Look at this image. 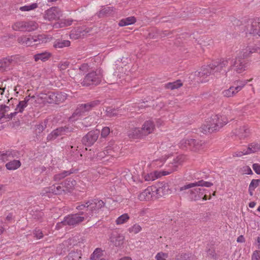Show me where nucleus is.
Instances as JSON below:
<instances>
[{
	"mask_svg": "<svg viewBox=\"0 0 260 260\" xmlns=\"http://www.w3.org/2000/svg\"><path fill=\"white\" fill-rule=\"evenodd\" d=\"M33 37L35 45L45 43L50 40V38L44 34L39 35Z\"/></svg>",
	"mask_w": 260,
	"mask_h": 260,
	"instance_id": "nucleus-33",
	"label": "nucleus"
},
{
	"mask_svg": "<svg viewBox=\"0 0 260 260\" xmlns=\"http://www.w3.org/2000/svg\"><path fill=\"white\" fill-rule=\"evenodd\" d=\"M168 255L166 253L164 252H158L155 256V258L156 260H164L166 259L164 258L168 257Z\"/></svg>",
	"mask_w": 260,
	"mask_h": 260,
	"instance_id": "nucleus-55",
	"label": "nucleus"
},
{
	"mask_svg": "<svg viewBox=\"0 0 260 260\" xmlns=\"http://www.w3.org/2000/svg\"><path fill=\"white\" fill-rule=\"evenodd\" d=\"M142 168L143 165L142 161L141 162V164L138 163L134 165L135 171L133 172V174L132 175L134 184L131 188V190H132L133 192L135 191V189H141L143 187V181L140 178L138 174L139 173L141 172Z\"/></svg>",
	"mask_w": 260,
	"mask_h": 260,
	"instance_id": "nucleus-8",
	"label": "nucleus"
},
{
	"mask_svg": "<svg viewBox=\"0 0 260 260\" xmlns=\"http://www.w3.org/2000/svg\"><path fill=\"white\" fill-rule=\"evenodd\" d=\"M180 258L182 260H193L194 256L190 253H183L180 255Z\"/></svg>",
	"mask_w": 260,
	"mask_h": 260,
	"instance_id": "nucleus-50",
	"label": "nucleus"
},
{
	"mask_svg": "<svg viewBox=\"0 0 260 260\" xmlns=\"http://www.w3.org/2000/svg\"><path fill=\"white\" fill-rule=\"evenodd\" d=\"M124 238L122 235H120L117 232H113L110 238V242L116 246L121 245L124 241Z\"/></svg>",
	"mask_w": 260,
	"mask_h": 260,
	"instance_id": "nucleus-23",
	"label": "nucleus"
},
{
	"mask_svg": "<svg viewBox=\"0 0 260 260\" xmlns=\"http://www.w3.org/2000/svg\"><path fill=\"white\" fill-rule=\"evenodd\" d=\"M119 25L120 26L130 25V17H127L126 19H121L119 22Z\"/></svg>",
	"mask_w": 260,
	"mask_h": 260,
	"instance_id": "nucleus-56",
	"label": "nucleus"
},
{
	"mask_svg": "<svg viewBox=\"0 0 260 260\" xmlns=\"http://www.w3.org/2000/svg\"><path fill=\"white\" fill-rule=\"evenodd\" d=\"M90 260H108V259L104 255L101 249L96 248L91 255Z\"/></svg>",
	"mask_w": 260,
	"mask_h": 260,
	"instance_id": "nucleus-31",
	"label": "nucleus"
},
{
	"mask_svg": "<svg viewBox=\"0 0 260 260\" xmlns=\"http://www.w3.org/2000/svg\"><path fill=\"white\" fill-rule=\"evenodd\" d=\"M190 150L191 151H198L204 147V142L201 140L190 138Z\"/></svg>",
	"mask_w": 260,
	"mask_h": 260,
	"instance_id": "nucleus-26",
	"label": "nucleus"
},
{
	"mask_svg": "<svg viewBox=\"0 0 260 260\" xmlns=\"http://www.w3.org/2000/svg\"><path fill=\"white\" fill-rule=\"evenodd\" d=\"M176 168L168 171H154L149 173L143 175V178L146 181H152L162 176H166L174 171Z\"/></svg>",
	"mask_w": 260,
	"mask_h": 260,
	"instance_id": "nucleus-12",
	"label": "nucleus"
},
{
	"mask_svg": "<svg viewBox=\"0 0 260 260\" xmlns=\"http://www.w3.org/2000/svg\"><path fill=\"white\" fill-rule=\"evenodd\" d=\"M73 129L72 126L69 125L59 127L49 134L47 137V140L49 141L54 140L59 136L68 135L73 132Z\"/></svg>",
	"mask_w": 260,
	"mask_h": 260,
	"instance_id": "nucleus-9",
	"label": "nucleus"
},
{
	"mask_svg": "<svg viewBox=\"0 0 260 260\" xmlns=\"http://www.w3.org/2000/svg\"><path fill=\"white\" fill-rule=\"evenodd\" d=\"M117 109L108 107L106 110V115L109 117L115 116L117 114Z\"/></svg>",
	"mask_w": 260,
	"mask_h": 260,
	"instance_id": "nucleus-49",
	"label": "nucleus"
},
{
	"mask_svg": "<svg viewBox=\"0 0 260 260\" xmlns=\"http://www.w3.org/2000/svg\"><path fill=\"white\" fill-rule=\"evenodd\" d=\"M213 183L210 182L205 181L201 180L194 183L186 184L178 188L179 192L183 191L188 194V197L191 201H197L200 200L203 197L204 192L203 189L197 188V186L210 187Z\"/></svg>",
	"mask_w": 260,
	"mask_h": 260,
	"instance_id": "nucleus-1",
	"label": "nucleus"
},
{
	"mask_svg": "<svg viewBox=\"0 0 260 260\" xmlns=\"http://www.w3.org/2000/svg\"><path fill=\"white\" fill-rule=\"evenodd\" d=\"M64 260H81V253L80 251H72L64 258Z\"/></svg>",
	"mask_w": 260,
	"mask_h": 260,
	"instance_id": "nucleus-38",
	"label": "nucleus"
},
{
	"mask_svg": "<svg viewBox=\"0 0 260 260\" xmlns=\"http://www.w3.org/2000/svg\"><path fill=\"white\" fill-rule=\"evenodd\" d=\"M12 57H8L0 60V71L5 72L9 70L13 61Z\"/></svg>",
	"mask_w": 260,
	"mask_h": 260,
	"instance_id": "nucleus-24",
	"label": "nucleus"
},
{
	"mask_svg": "<svg viewBox=\"0 0 260 260\" xmlns=\"http://www.w3.org/2000/svg\"><path fill=\"white\" fill-rule=\"evenodd\" d=\"M62 16V12L59 8L52 7L45 12L44 18L52 21L59 19Z\"/></svg>",
	"mask_w": 260,
	"mask_h": 260,
	"instance_id": "nucleus-14",
	"label": "nucleus"
},
{
	"mask_svg": "<svg viewBox=\"0 0 260 260\" xmlns=\"http://www.w3.org/2000/svg\"><path fill=\"white\" fill-rule=\"evenodd\" d=\"M113 148L111 146H108L104 150V153L106 155H109L113 156L114 155L113 154Z\"/></svg>",
	"mask_w": 260,
	"mask_h": 260,
	"instance_id": "nucleus-59",
	"label": "nucleus"
},
{
	"mask_svg": "<svg viewBox=\"0 0 260 260\" xmlns=\"http://www.w3.org/2000/svg\"><path fill=\"white\" fill-rule=\"evenodd\" d=\"M252 168L257 174H260V165L254 164L252 166Z\"/></svg>",
	"mask_w": 260,
	"mask_h": 260,
	"instance_id": "nucleus-63",
	"label": "nucleus"
},
{
	"mask_svg": "<svg viewBox=\"0 0 260 260\" xmlns=\"http://www.w3.org/2000/svg\"><path fill=\"white\" fill-rule=\"evenodd\" d=\"M100 101L96 100L86 104L79 105L75 112V114L79 116L84 115L86 113L89 112L93 108L100 105Z\"/></svg>",
	"mask_w": 260,
	"mask_h": 260,
	"instance_id": "nucleus-10",
	"label": "nucleus"
},
{
	"mask_svg": "<svg viewBox=\"0 0 260 260\" xmlns=\"http://www.w3.org/2000/svg\"><path fill=\"white\" fill-rule=\"evenodd\" d=\"M247 83V81H240L237 80L234 82L235 87H238L239 86H242L241 87V89L245 86V85Z\"/></svg>",
	"mask_w": 260,
	"mask_h": 260,
	"instance_id": "nucleus-60",
	"label": "nucleus"
},
{
	"mask_svg": "<svg viewBox=\"0 0 260 260\" xmlns=\"http://www.w3.org/2000/svg\"><path fill=\"white\" fill-rule=\"evenodd\" d=\"M44 99L46 100V101L50 104H55V92H50L47 94H45V96Z\"/></svg>",
	"mask_w": 260,
	"mask_h": 260,
	"instance_id": "nucleus-47",
	"label": "nucleus"
},
{
	"mask_svg": "<svg viewBox=\"0 0 260 260\" xmlns=\"http://www.w3.org/2000/svg\"><path fill=\"white\" fill-rule=\"evenodd\" d=\"M38 24L34 21H20L16 22L12 25V28L15 31H31L36 30Z\"/></svg>",
	"mask_w": 260,
	"mask_h": 260,
	"instance_id": "nucleus-6",
	"label": "nucleus"
},
{
	"mask_svg": "<svg viewBox=\"0 0 260 260\" xmlns=\"http://www.w3.org/2000/svg\"><path fill=\"white\" fill-rule=\"evenodd\" d=\"M110 133V129L109 127H104L101 131V137L103 138L107 137Z\"/></svg>",
	"mask_w": 260,
	"mask_h": 260,
	"instance_id": "nucleus-54",
	"label": "nucleus"
},
{
	"mask_svg": "<svg viewBox=\"0 0 260 260\" xmlns=\"http://www.w3.org/2000/svg\"><path fill=\"white\" fill-rule=\"evenodd\" d=\"M200 131L204 134L214 132L213 131V127H211L209 126L207 120L200 127Z\"/></svg>",
	"mask_w": 260,
	"mask_h": 260,
	"instance_id": "nucleus-43",
	"label": "nucleus"
},
{
	"mask_svg": "<svg viewBox=\"0 0 260 260\" xmlns=\"http://www.w3.org/2000/svg\"><path fill=\"white\" fill-rule=\"evenodd\" d=\"M35 98V96H30L29 95L26 96L24 100L20 101L15 108V111L18 113H22L24 108L27 106L28 103L30 100H32Z\"/></svg>",
	"mask_w": 260,
	"mask_h": 260,
	"instance_id": "nucleus-27",
	"label": "nucleus"
},
{
	"mask_svg": "<svg viewBox=\"0 0 260 260\" xmlns=\"http://www.w3.org/2000/svg\"><path fill=\"white\" fill-rule=\"evenodd\" d=\"M51 54L49 52L45 51L35 54L34 58L36 61H38L39 60L45 61L49 58Z\"/></svg>",
	"mask_w": 260,
	"mask_h": 260,
	"instance_id": "nucleus-34",
	"label": "nucleus"
},
{
	"mask_svg": "<svg viewBox=\"0 0 260 260\" xmlns=\"http://www.w3.org/2000/svg\"><path fill=\"white\" fill-rule=\"evenodd\" d=\"M21 162L18 160L10 161L6 164V168L9 170H15L21 166Z\"/></svg>",
	"mask_w": 260,
	"mask_h": 260,
	"instance_id": "nucleus-39",
	"label": "nucleus"
},
{
	"mask_svg": "<svg viewBox=\"0 0 260 260\" xmlns=\"http://www.w3.org/2000/svg\"><path fill=\"white\" fill-rule=\"evenodd\" d=\"M45 192H42L41 194L42 195H44L45 193L48 192H52L54 194H60L62 192L65 191V189L63 188V186H61L59 185H54L52 186H50L49 188H46L44 189Z\"/></svg>",
	"mask_w": 260,
	"mask_h": 260,
	"instance_id": "nucleus-28",
	"label": "nucleus"
},
{
	"mask_svg": "<svg viewBox=\"0 0 260 260\" xmlns=\"http://www.w3.org/2000/svg\"><path fill=\"white\" fill-rule=\"evenodd\" d=\"M253 52L260 53V48L256 47L255 48H251L247 47L245 49H242L238 55V57H241L245 59V58L248 57L250 54Z\"/></svg>",
	"mask_w": 260,
	"mask_h": 260,
	"instance_id": "nucleus-30",
	"label": "nucleus"
},
{
	"mask_svg": "<svg viewBox=\"0 0 260 260\" xmlns=\"http://www.w3.org/2000/svg\"><path fill=\"white\" fill-rule=\"evenodd\" d=\"M141 230L142 228L140 225L135 224L132 226V228H131V232H134L135 234H137L140 231H141Z\"/></svg>",
	"mask_w": 260,
	"mask_h": 260,
	"instance_id": "nucleus-57",
	"label": "nucleus"
},
{
	"mask_svg": "<svg viewBox=\"0 0 260 260\" xmlns=\"http://www.w3.org/2000/svg\"><path fill=\"white\" fill-rule=\"evenodd\" d=\"M73 20L72 19H62L59 21L55 23L53 25V27L55 28H59L61 27L70 26L72 24Z\"/></svg>",
	"mask_w": 260,
	"mask_h": 260,
	"instance_id": "nucleus-35",
	"label": "nucleus"
},
{
	"mask_svg": "<svg viewBox=\"0 0 260 260\" xmlns=\"http://www.w3.org/2000/svg\"><path fill=\"white\" fill-rule=\"evenodd\" d=\"M155 194L152 189L151 186L148 187L138 195V199L141 201H146L153 200L154 198Z\"/></svg>",
	"mask_w": 260,
	"mask_h": 260,
	"instance_id": "nucleus-18",
	"label": "nucleus"
},
{
	"mask_svg": "<svg viewBox=\"0 0 260 260\" xmlns=\"http://www.w3.org/2000/svg\"><path fill=\"white\" fill-rule=\"evenodd\" d=\"M113 11L112 8L107 7L101 10L99 12V16H101L102 15L110 14L111 12Z\"/></svg>",
	"mask_w": 260,
	"mask_h": 260,
	"instance_id": "nucleus-53",
	"label": "nucleus"
},
{
	"mask_svg": "<svg viewBox=\"0 0 260 260\" xmlns=\"http://www.w3.org/2000/svg\"><path fill=\"white\" fill-rule=\"evenodd\" d=\"M230 61H232L230 57L222 59L219 62L213 64L216 75H217L218 73H220L224 68L227 67L229 64Z\"/></svg>",
	"mask_w": 260,
	"mask_h": 260,
	"instance_id": "nucleus-21",
	"label": "nucleus"
},
{
	"mask_svg": "<svg viewBox=\"0 0 260 260\" xmlns=\"http://www.w3.org/2000/svg\"><path fill=\"white\" fill-rule=\"evenodd\" d=\"M251 259L252 260H260V251H254Z\"/></svg>",
	"mask_w": 260,
	"mask_h": 260,
	"instance_id": "nucleus-61",
	"label": "nucleus"
},
{
	"mask_svg": "<svg viewBox=\"0 0 260 260\" xmlns=\"http://www.w3.org/2000/svg\"><path fill=\"white\" fill-rule=\"evenodd\" d=\"M79 212L64 217V222L69 226H75L89 218L84 210H78Z\"/></svg>",
	"mask_w": 260,
	"mask_h": 260,
	"instance_id": "nucleus-3",
	"label": "nucleus"
},
{
	"mask_svg": "<svg viewBox=\"0 0 260 260\" xmlns=\"http://www.w3.org/2000/svg\"><path fill=\"white\" fill-rule=\"evenodd\" d=\"M105 204L102 200L94 199L81 203L76 207V209L84 210L87 217L90 219L93 216V213L103 207Z\"/></svg>",
	"mask_w": 260,
	"mask_h": 260,
	"instance_id": "nucleus-2",
	"label": "nucleus"
},
{
	"mask_svg": "<svg viewBox=\"0 0 260 260\" xmlns=\"http://www.w3.org/2000/svg\"><path fill=\"white\" fill-rule=\"evenodd\" d=\"M102 78L103 75L100 70L92 71L85 76L81 84L83 86L96 85L101 83Z\"/></svg>",
	"mask_w": 260,
	"mask_h": 260,
	"instance_id": "nucleus-4",
	"label": "nucleus"
},
{
	"mask_svg": "<svg viewBox=\"0 0 260 260\" xmlns=\"http://www.w3.org/2000/svg\"><path fill=\"white\" fill-rule=\"evenodd\" d=\"M99 134L100 131L98 129L92 130L89 132L82 138V143L87 146L92 145L98 140Z\"/></svg>",
	"mask_w": 260,
	"mask_h": 260,
	"instance_id": "nucleus-13",
	"label": "nucleus"
},
{
	"mask_svg": "<svg viewBox=\"0 0 260 260\" xmlns=\"http://www.w3.org/2000/svg\"><path fill=\"white\" fill-rule=\"evenodd\" d=\"M246 153L247 154L255 153L260 150V145L256 142H252L249 144L246 149Z\"/></svg>",
	"mask_w": 260,
	"mask_h": 260,
	"instance_id": "nucleus-36",
	"label": "nucleus"
},
{
	"mask_svg": "<svg viewBox=\"0 0 260 260\" xmlns=\"http://www.w3.org/2000/svg\"><path fill=\"white\" fill-rule=\"evenodd\" d=\"M10 110V108L9 106L5 105H1L0 106V120L3 118H5L8 120H11L17 114V112L11 113L10 114H6Z\"/></svg>",
	"mask_w": 260,
	"mask_h": 260,
	"instance_id": "nucleus-20",
	"label": "nucleus"
},
{
	"mask_svg": "<svg viewBox=\"0 0 260 260\" xmlns=\"http://www.w3.org/2000/svg\"><path fill=\"white\" fill-rule=\"evenodd\" d=\"M190 138L183 139L179 143V147L182 149H190Z\"/></svg>",
	"mask_w": 260,
	"mask_h": 260,
	"instance_id": "nucleus-46",
	"label": "nucleus"
},
{
	"mask_svg": "<svg viewBox=\"0 0 260 260\" xmlns=\"http://www.w3.org/2000/svg\"><path fill=\"white\" fill-rule=\"evenodd\" d=\"M199 77L206 78L211 75H216L213 64L202 67L200 71L195 73Z\"/></svg>",
	"mask_w": 260,
	"mask_h": 260,
	"instance_id": "nucleus-17",
	"label": "nucleus"
},
{
	"mask_svg": "<svg viewBox=\"0 0 260 260\" xmlns=\"http://www.w3.org/2000/svg\"><path fill=\"white\" fill-rule=\"evenodd\" d=\"M231 66L228 71L225 72V75L227 76L228 72L230 70H233L237 73H241L245 71L248 67V61L247 60L241 57H237L235 60L231 62Z\"/></svg>",
	"mask_w": 260,
	"mask_h": 260,
	"instance_id": "nucleus-7",
	"label": "nucleus"
},
{
	"mask_svg": "<svg viewBox=\"0 0 260 260\" xmlns=\"http://www.w3.org/2000/svg\"><path fill=\"white\" fill-rule=\"evenodd\" d=\"M151 187L153 193L155 194V199L159 198L170 193L169 184L165 182L158 183L156 185Z\"/></svg>",
	"mask_w": 260,
	"mask_h": 260,
	"instance_id": "nucleus-11",
	"label": "nucleus"
},
{
	"mask_svg": "<svg viewBox=\"0 0 260 260\" xmlns=\"http://www.w3.org/2000/svg\"><path fill=\"white\" fill-rule=\"evenodd\" d=\"M71 42L69 40H57L54 44L53 47L55 48H62L70 46Z\"/></svg>",
	"mask_w": 260,
	"mask_h": 260,
	"instance_id": "nucleus-40",
	"label": "nucleus"
},
{
	"mask_svg": "<svg viewBox=\"0 0 260 260\" xmlns=\"http://www.w3.org/2000/svg\"><path fill=\"white\" fill-rule=\"evenodd\" d=\"M260 182L259 179H252L249 184V190H254Z\"/></svg>",
	"mask_w": 260,
	"mask_h": 260,
	"instance_id": "nucleus-52",
	"label": "nucleus"
},
{
	"mask_svg": "<svg viewBox=\"0 0 260 260\" xmlns=\"http://www.w3.org/2000/svg\"><path fill=\"white\" fill-rule=\"evenodd\" d=\"M38 4L33 3L30 5H26L24 6L21 7L19 8V9L21 11H29L36 9L37 8H38Z\"/></svg>",
	"mask_w": 260,
	"mask_h": 260,
	"instance_id": "nucleus-48",
	"label": "nucleus"
},
{
	"mask_svg": "<svg viewBox=\"0 0 260 260\" xmlns=\"http://www.w3.org/2000/svg\"><path fill=\"white\" fill-rule=\"evenodd\" d=\"M260 25V19L254 20L250 21V24L246 26V31L250 34L258 35Z\"/></svg>",
	"mask_w": 260,
	"mask_h": 260,
	"instance_id": "nucleus-19",
	"label": "nucleus"
},
{
	"mask_svg": "<svg viewBox=\"0 0 260 260\" xmlns=\"http://www.w3.org/2000/svg\"><path fill=\"white\" fill-rule=\"evenodd\" d=\"M144 136L143 134L142 129L139 128H135L131 131V138L133 139H141Z\"/></svg>",
	"mask_w": 260,
	"mask_h": 260,
	"instance_id": "nucleus-41",
	"label": "nucleus"
},
{
	"mask_svg": "<svg viewBox=\"0 0 260 260\" xmlns=\"http://www.w3.org/2000/svg\"><path fill=\"white\" fill-rule=\"evenodd\" d=\"M156 34L157 36H159L161 38L165 37L167 36H168L169 35L171 34V32L169 31V30H159L158 29L155 30Z\"/></svg>",
	"mask_w": 260,
	"mask_h": 260,
	"instance_id": "nucleus-51",
	"label": "nucleus"
},
{
	"mask_svg": "<svg viewBox=\"0 0 260 260\" xmlns=\"http://www.w3.org/2000/svg\"><path fill=\"white\" fill-rule=\"evenodd\" d=\"M246 151L245 149H244L242 151H238L236 152H235L233 153V156L234 157H241L244 155H247V153H246Z\"/></svg>",
	"mask_w": 260,
	"mask_h": 260,
	"instance_id": "nucleus-58",
	"label": "nucleus"
},
{
	"mask_svg": "<svg viewBox=\"0 0 260 260\" xmlns=\"http://www.w3.org/2000/svg\"><path fill=\"white\" fill-rule=\"evenodd\" d=\"M76 184V181L72 178H68L66 179L63 184V188L65 189V191H70L74 188Z\"/></svg>",
	"mask_w": 260,
	"mask_h": 260,
	"instance_id": "nucleus-37",
	"label": "nucleus"
},
{
	"mask_svg": "<svg viewBox=\"0 0 260 260\" xmlns=\"http://www.w3.org/2000/svg\"><path fill=\"white\" fill-rule=\"evenodd\" d=\"M154 129L155 124L152 121L150 120L146 121L143 124L141 128L142 133L144 134L145 136L152 133L154 131Z\"/></svg>",
	"mask_w": 260,
	"mask_h": 260,
	"instance_id": "nucleus-22",
	"label": "nucleus"
},
{
	"mask_svg": "<svg viewBox=\"0 0 260 260\" xmlns=\"http://www.w3.org/2000/svg\"><path fill=\"white\" fill-rule=\"evenodd\" d=\"M18 42L24 46H31L35 45L34 43V37H27L26 36H22L17 39Z\"/></svg>",
	"mask_w": 260,
	"mask_h": 260,
	"instance_id": "nucleus-29",
	"label": "nucleus"
},
{
	"mask_svg": "<svg viewBox=\"0 0 260 260\" xmlns=\"http://www.w3.org/2000/svg\"><path fill=\"white\" fill-rule=\"evenodd\" d=\"M34 234L35 235V237H36L38 239H41L43 236L42 231L39 229H36Z\"/></svg>",
	"mask_w": 260,
	"mask_h": 260,
	"instance_id": "nucleus-62",
	"label": "nucleus"
},
{
	"mask_svg": "<svg viewBox=\"0 0 260 260\" xmlns=\"http://www.w3.org/2000/svg\"><path fill=\"white\" fill-rule=\"evenodd\" d=\"M129 219V216L128 214L127 213H125L118 217L116 219L115 222L117 225L122 224L127 222Z\"/></svg>",
	"mask_w": 260,
	"mask_h": 260,
	"instance_id": "nucleus-45",
	"label": "nucleus"
},
{
	"mask_svg": "<svg viewBox=\"0 0 260 260\" xmlns=\"http://www.w3.org/2000/svg\"><path fill=\"white\" fill-rule=\"evenodd\" d=\"M91 29L85 27H78L72 30L70 35V38L74 40L78 39L89 33Z\"/></svg>",
	"mask_w": 260,
	"mask_h": 260,
	"instance_id": "nucleus-15",
	"label": "nucleus"
},
{
	"mask_svg": "<svg viewBox=\"0 0 260 260\" xmlns=\"http://www.w3.org/2000/svg\"><path fill=\"white\" fill-rule=\"evenodd\" d=\"M89 66L86 63H84L82 64L80 67L79 68V70L80 71H82L83 72H86L88 71Z\"/></svg>",
	"mask_w": 260,
	"mask_h": 260,
	"instance_id": "nucleus-64",
	"label": "nucleus"
},
{
	"mask_svg": "<svg viewBox=\"0 0 260 260\" xmlns=\"http://www.w3.org/2000/svg\"><path fill=\"white\" fill-rule=\"evenodd\" d=\"M242 86H239L235 87V86H231L229 89H225L222 92V94L224 97L231 98L233 97L240 90H241V87Z\"/></svg>",
	"mask_w": 260,
	"mask_h": 260,
	"instance_id": "nucleus-25",
	"label": "nucleus"
},
{
	"mask_svg": "<svg viewBox=\"0 0 260 260\" xmlns=\"http://www.w3.org/2000/svg\"><path fill=\"white\" fill-rule=\"evenodd\" d=\"M182 85V83L180 80H177L173 82H169L165 85V88L170 89L171 90H174L177 89Z\"/></svg>",
	"mask_w": 260,
	"mask_h": 260,
	"instance_id": "nucleus-44",
	"label": "nucleus"
},
{
	"mask_svg": "<svg viewBox=\"0 0 260 260\" xmlns=\"http://www.w3.org/2000/svg\"><path fill=\"white\" fill-rule=\"evenodd\" d=\"M234 133L240 139H244L250 136V130L248 125L243 124L236 128Z\"/></svg>",
	"mask_w": 260,
	"mask_h": 260,
	"instance_id": "nucleus-16",
	"label": "nucleus"
},
{
	"mask_svg": "<svg viewBox=\"0 0 260 260\" xmlns=\"http://www.w3.org/2000/svg\"><path fill=\"white\" fill-rule=\"evenodd\" d=\"M211 127H213V132L219 131L228 123V119L224 116L220 115H212L207 119Z\"/></svg>",
	"mask_w": 260,
	"mask_h": 260,
	"instance_id": "nucleus-5",
	"label": "nucleus"
},
{
	"mask_svg": "<svg viewBox=\"0 0 260 260\" xmlns=\"http://www.w3.org/2000/svg\"><path fill=\"white\" fill-rule=\"evenodd\" d=\"M55 104H59L66 100L67 94L64 92H55Z\"/></svg>",
	"mask_w": 260,
	"mask_h": 260,
	"instance_id": "nucleus-42",
	"label": "nucleus"
},
{
	"mask_svg": "<svg viewBox=\"0 0 260 260\" xmlns=\"http://www.w3.org/2000/svg\"><path fill=\"white\" fill-rule=\"evenodd\" d=\"M1 162H5L16 156V152L14 151H7L6 152H1Z\"/></svg>",
	"mask_w": 260,
	"mask_h": 260,
	"instance_id": "nucleus-32",
	"label": "nucleus"
}]
</instances>
